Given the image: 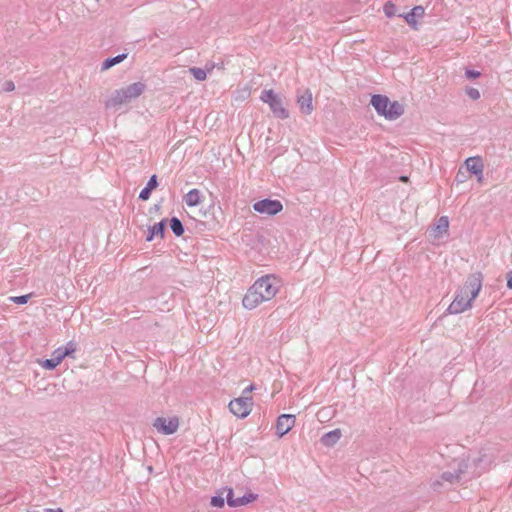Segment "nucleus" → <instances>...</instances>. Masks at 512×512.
Here are the masks:
<instances>
[{"label": "nucleus", "instance_id": "14", "mask_svg": "<svg viewBox=\"0 0 512 512\" xmlns=\"http://www.w3.org/2000/svg\"><path fill=\"white\" fill-rule=\"evenodd\" d=\"M467 169L478 176V181L483 178V162L480 157H470L465 161Z\"/></svg>", "mask_w": 512, "mask_h": 512}, {"label": "nucleus", "instance_id": "9", "mask_svg": "<svg viewBox=\"0 0 512 512\" xmlns=\"http://www.w3.org/2000/svg\"><path fill=\"white\" fill-rule=\"evenodd\" d=\"M227 503L230 507H238L249 504L257 499V495L252 492H247L243 497H234L233 490L227 489L226 495Z\"/></svg>", "mask_w": 512, "mask_h": 512}, {"label": "nucleus", "instance_id": "4", "mask_svg": "<svg viewBox=\"0 0 512 512\" xmlns=\"http://www.w3.org/2000/svg\"><path fill=\"white\" fill-rule=\"evenodd\" d=\"M145 84L142 82L133 83L127 87L116 90L108 100L107 107H115L139 97L145 90Z\"/></svg>", "mask_w": 512, "mask_h": 512}, {"label": "nucleus", "instance_id": "21", "mask_svg": "<svg viewBox=\"0 0 512 512\" xmlns=\"http://www.w3.org/2000/svg\"><path fill=\"white\" fill-rule=\"evenodd\" d=\"M171 229L174 232V234L177 235V236H181L183 234V232H184L182 223L177 218H172L171 219Z\"/></svg>", "mask_w": 512, "mask_h": 512}, {"label": "nucleus", "instance_id": "24", "mask_svg": "<svg viewBox=\"0 0 512 512\" xmlns=\"http://www.w3.org/2000/svg\"><path fill=\"white\" fill-rule=\"evenodd\" d=\"M76 351V344L73 342H69L66 347L62 348V356L63 358L72 356Z\"/></svg>", "mask_w": 512, "mask_h": 512}, {"label": "nucleus", "instance_id": "28", "mask_svg": "<svg viewBox=\"0 0 512 512\" xmlns=\"http://www.w3.org/2000/svg\"><path fill=\"white\" fill-rule=\"evenodd\" d=\"M466 76L468 78H478L480 76V72L473 70H466Z\"/></svg>", "mask_w": 512, "mask_h": 512}, {"label": "nucleus", "instance_id": "1", "mask_svg": "<svg viewBox=\"0 0 512 512\" xmlns=\"http://www.w3.org/2000/svg\"><path fill=\"white\" fill-rule=\"evenodd\" d=\"M278 280L272 275L257 279L247 290L242 305L247 310H253L264 302L272 300L278 293Z\"/></svg>", "mask_w": 512, "mask_h": 512}, {"label": "nucleus", "instance_id": "6", "mask_svg": "<svg viewBox=\"0 0 512 512\" xmlns=\"http://www.w3.org/2000/svg\"><path fill=\"white\" fill-rule=\"evenodd\" d=\"M230 412L238 418H246L252 411L253 398L248 396H241L229 402Z\"/></svg>", "mask_w": 512, "mask_h": 512}, {"label": "nucleus", "instance_id": "25", "mask_svg": "<svg viewBox=\"0 0 512 512\" xmlns=\"http://www.w3.org/2000/svg\"><path fill=\"white\" fill-rule=\"evenodd\" d=\"M466 94L472 100H478L480 98V92L476 88H472V87L467 88L466 89Z\"/></svg>", "mask_w": 512, "mask_h": 512}, {"label": "nucleus", "instance_id": "31", "mask_svg": "<svg viewBox=\"0 0 512 512\" xmlns=\"http://www.w3.org/2000/svg\"><path fill=\"white\" fill-rule=\"evenodd\" d=\"M44 512H63L61 508H57V509H45Z\"/></svg>", "mask_w": 512, "mask_h": 512}, {"label": "nucleus", "instance_id": "23", "mask_svg": "<svg viewBox=\"0 0 512 512\" xmlns=\"http://www.w3.org/2000/svg\"><path fill=\"white\" fill-rule=\"evenodd\" d=\"M383 11L388 18H391L396 14V5L390 1L386 2L383 6Z\"/></svg>", "mask_w": 512, "mask_h": 512}, {"label": "nucleus", "instance_id": "33", "mask_svg": "<svg viewBox=\"0 0 512 512\" xmlns=\"http://www.w3.org/2000/svg\"><path fill=\"white\" fill-rule=\"evenodd\" d=\"M14 88V84L10 83V90Z\"/></svg>", "mask_w": 512, "mask_h": 512}, {"label": "nucleus", "instance_id": "2", "mask_svg": "<svg viewBox=\"0 0 512 512\" xmlns=\"http://www.w3.org/2000/svg\"><path fill=\"white\" fill-rule=\"evenodd\" d=\"M482 288L481 276H470L448 306L449 314H460L472 307V303Z\"/></svg>", "mask_w": 512, "mask_h": 512}, {"label": "nucleus", "instance_id": "16", "mask_svg": "<svg viewBox=\"0 0 512 512\" xmlns=\"http://www.w3.org/2000/svg\"><path fill=\"white\" fill-rule=\"evenodd\" d=\"M184 202L188 207H196L202 202V194L198 189H192L184 196Z\"/></svg>", "mask_w": 512, "mask_h": 512}, {"label": "nucleus", "instance_id": "7", "mask_svg": "<svg viewBox=\"0 0 512 512\" xmlns=\"http://www.w3.org/2000/svg\"><path fill=\"white\" fill-rule=\"evenodd\" d=\"M180 425L179 417H157L153 422V427L164 435H171L177 432Z\"/></svg>", "mask_w": 512, "mask_h": 512}, {"label": "nucleus", "instance_id": "32", "mask_svg": "<svg viewBox=\"0 0 512 512\" xmlns=\"http://www.w3.org/2000/svg\"><path fill=\"white\" fill-rule=\"evenodd\" d=\"M401 180L405 182L407 181V177H401Z\"/></svg>", "mask_w": 512, "mask_h": 512}, {"label": "nucleus", "instance_id": "13", "mask_svg": "<svg viewBox=\"0 0 512 512\" xmlns=\"http://www.w3.org/2000/svg\"><path fill=\"white\" fill-rule=\"evenodd\" d=\"M449 229V219L447 216H442L437 220V223L432 228L430 232V236L433 239L442 238L444 235L448 233Z\"/></svg>", "mask_w": 512, "mask_h": 512}, {"label": "nucleus", "instance_id": "10", "mask_svg": "<svg viewBox=\"0 0 512 512\" xmlns=\"http://www.w3.org/2000/svg\"><path fill=\"white\" fill-rule=\"evenodd\" d=\"M296 419L294 415L282 414L278 417L276 422V431L279 437L287 434L295 425Z\"/></svg>", "mask_w": 512, "mask_h": 512}, {"label": "nucleus", "instance_id": "17", "mask_svg": "<svg viewBox=\"0 0 512 512\" xmlns=\"http://www.w3.org/2000/svg\"><path fill=\"white\" fill-rule=\"evenodd\" d=\"M342 433L340 429H335L332 431H329L325 435L322 436L321 442L324 446L330 447L335 445L339 439L341 438Z\"/></svg>", "mask_w": 512, "mask_h": 512}, {"label": "nucleus", "instance_id": "27", "mask_svg": "<svg viewBox=\"0 0 512 512\" xmlns=\"http://www.w3.org/2000/svg\"><path fill=\"white\" fill-rule=\"evenodd\" d=\"M30 294L11 297V300L16 304H26L30 298Z\"/></svg>", "mask_w": 512, "mask_h": 512}, {"label": "nucleus", "instance_id": "3", "mask_svg": "<svg viewBox=\"0 0 512 512\" xmlns=\"http://www.w3.org/2000/svg\"><path fill=\"white\" fill-rule=\"evenodd\" d=\"M370 103L380 116H383L388 120H395L404 112V107L401 103L398 101H391L384 95H373Z\"/></svg>", "mask_w": 512, "mask_h": 512}, {"label": "nucleus", "instance_id": "26", "mask_svg": "<svg viewBox=\"0 0 512 512\" xmlns=\"http://www.w3.org/2000/svg\"><path fill=\"white\" fill-rule=\"evenodd\" d=\"M211 505L216 508H222L224 506V498L221 496H214L211 498Z\"/></svg>", "mask_w": 512, "mask_h": 512}, {"label": "nucleus", "instance_id": "30", "mask_svg": "<svg viewBox=\"0 0 512 512\" xmlns=\"http://www.w3.org/2000/svg\"><path fill=\"white\" fill-rule=\"evenodd\" d=\"M254 389H255V386H254V385H250L249 387H247V388L243 391V394L251 393Z\"/></svg>", "mask_w": 512, "mask_h": 512}, {"label": "nucleus", "instance_id": "11", "mask_svg": "<svg viewBox=\"0 0 512 512\" xmlns=\"http://www.w3.org/2000/svg\"><path fill=\"white\" fill-rule=\"evenodd\" d=\"M297 104L302 114L310 115L313 112V96L309 89H306L303 94L297 97Z\"/></svg>", "mask_w": 512, "mask_h": 512}, {"label": "nucleus", "instance_id": "18", "mask_svg": "<svg viewBox=\"0 0 512 512\" xmlns=\"http://www.w3.org/2000/svg\"><path fill=\"white\" fill-rule=\"evenodd\" d=\"M157 187V179L156 176L153 175L148 181L146 187L140 192L139 198L141 200H148L150 198L151 191Z\"/></svg>", "mask_w": 512, "mask_h": 512}, {"label": "nucleus", "instance_id": "29", "mask_svg": "<svg viewBox=\"0 0 512 512\" xmlns=\"http://www.w3.org/2000/svg\"><path fill=\"white\" fill-rule=\"evenodd\" d=\"M507 287L512 289V271L507 274Z\"/></svg>", "mask_w": 512, "mask_h": 512}, {"label": "nucleus", "instance_id": "15", "mask_svg": "<svg viewBox=\"0 0 512 512\" xmlns=\"http://www.w3.org/2000/svg\"><path fill=\"white\" fill-rule=\"evenodd\" d=\"M61 353L62 347L57 348L52 353V358L46 359L43 362H41V366L49 370L56 368L64 359Z\"/></svg>", "mask_w": 512, "mask_h": 512}, {"label": "nucleus", "instance_id": "5", "mask_svg": "<svg viewBox=\"0 0 512 512\" xmlns=\"http://www.w3.org/2000/svg\"><path fill=\"white\" fill-rule=\"evenodd\" d=\"M260 99L269 106L275 117L279 119H287L289 117L284 98L273 89L263 90Z\"/></svg>", "mask_w": 512, "mask_h": 512}, {"label": "nucleus", "instance_id": "8", "mask_svg": "<svg viewBox=\"0 0 512 512\" xmlns=\"http://www.w3.org/2000/svg\"><path fill=\"white\" fill-rule=\"evenodd\" d=\"M253 209L259 214L274 216L283 210V205L279 200L263 199L255 202Z\"/></svg>", "mask_w": 512, "mask_h": 512}, {"label": "nucleus", "instance_id": "19", "mask_svg": "<svg viewBox=\"0 0 512 512\" xmlns=\"http://www.w3.org/2000/svg\"><path fill=\"white\" fill-rule=\"evenodd\" d=\"M163 233H164V223L163 222L156 223L150 228V234L147 237V241H151L155 236L162 237Z\"/></svg>", "mask_w": 512, "mask_h": 512}, {"label": "nucleus", "instance_id": "20", "mask_svg": "<svg viewBox=\"0 0 512 512\" xmlns=\"http://www.w3.org/2000/svg\"><path fill=\"white\" fill-rule=\"evenodd\" d=\"M125 58H126V55L122 54V55H118L114 58L106 59L103 63V69H109L112 66H114L115 64L120 63Z\"/></svg>", "mask_w": 512, "mask_h": 512}, {"label": "nucleus", "instance_id": "12", "mask_svg": "<svg viewBox=\"0 0 512 512\" xmlns=\"http://www.w3.org/2000/svg\"><path fill=\"white\" fill-rule=\"evenodd\" d=\"M425 14V9L422 6H415L412 10L405 15H403L406 23L414 30L418 29V21L417 19L423 18Z\"/></svg>", "mask_w": 512, "mask_h": 512}, {"label": "nucleus", "instance_id": "22", "mask_svg": "<svg viewBox=\"0 0 512 512\" xmlns=\"http://www.w3.org/2000/svg\"><path fill=\"white\" fill-rule=\"evenodd\" d=\"M189 71L198 81H204L207 77L206 71L201 68L193 67Z\"/></svg>", "mask_w": 512, "mask_h": 512}]
</instances>
